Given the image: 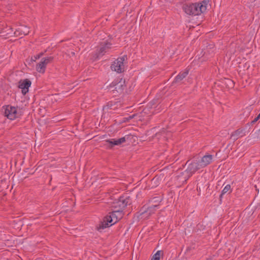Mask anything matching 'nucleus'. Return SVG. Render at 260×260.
<instances>
[{
  "label": "nucleus",
  "mask_w": 260,
  "mask_h": 260,
  "mask_svg": "<svg viewBox=\"0 0 260 260\" xmlns=\"http://www.w3.org/2000/svg\"><path fill=\"white\" fill-rule=\"evenodd\" d=\"M125 60L124 56L118 58L115 60L111 66V70L118 73H120L124 71V61Z\"/></svg>",
  "instance_id": "20e7f679"
},
{
  "label": "nucleus",
  "mask_w": 260,
  "mask_h": 260,
  "mask_svg": "<svg viewBox=\"0 0 260 260\" xmlns=\"http://www.w3.org/2000/svg\"><path fill=\"white\" fill-rule=\"evenodd\" d=\"M122 216L123 212L119 210L110 213L109 215L106 216L103 219L100 225V228L104 229L111 226L116 223Z\"/></svg>",
  "instance_id": "f03ea898"
},
{
  "label": "nucleus",
  "mask_w": 260,
  "mask_h": 260,
  "mask_svg": "<svg viewBox=\"0 0 260 260\" xmlns=\"http://www.w3.org/2000/svg\"><path fill=\"white\" fill-rule=\"evenodd\" d=\"M241 132V131L239 129L235 131L234 133L231 135V138L234 140L237 139L238 136L240 135Z\"/></svg>",
  "instance_id": "a211bd4d"
},
{
  "label": "nucleus",
  "mask_w": 260,
  "mask_h": 260,
  "mask_svg": "<svg viewBox=\"0 0 260 260\" xmlns=\"http://www.w3.org/2000/svg\"><path fill=\"white\" fill-rule=\"evenodd\" d=\"M4 109L5 116L10 120H13L21 116L20 111L17 107L7 105Z\"/></svg>",
  "instance_id": "7ed1b4c3"
},
{
  "label": "nucleus",
  "mask_w": 260,
  "mask_h": 260,
  "mask_svg": "<svg viewBox=\"0 0 260 260\" xmlns=\"http://www.w3.org/2000/svg\"><path fill=\"white\" fill-rule=\"evenodd\" d=\"M16 31L17 35L23 34L24 35H27L29 32V28L25 26L19 27Z\"/></svg>",
  "instance_id": "4468645a"
},
{
  "label": "nucleus",
  "mask_w": 260,
  "mask_h": 260,
  "mask_svg": "<svg viewBox=\"0 0 260 260\" xmlns=\"http://www.w3.org/2000/svg\"><path fill=\"white\" fill-rule=\"evenodd\" d=\"M131 200L129 197H120L116 201L113 206L115 208L119 207L120 209H123L130 204Z\"/></svg>",
  "instance_id": "423d86ee"
},
{
  "label": "nucleus",
  "mask_w": 260,
  "mask_h": 260,
  "mask_svg": "<svg viewBox=\"0 0 260 260\" xmlns=\"http://www.w3.org/2000/svg\"><path fill=\"white\" fill-rule=\"evenodd\" d=\"M208 2L203 1L200 3L191 4L184 7L185 13L189 15H200L205 12L207 8Z\"/></svg>",
  "instance_id": "f257e3e1"
},
{
  "label": "nucleus",
  "mask_w": 260,
  "mask_h": 260,
  "mask_svg": "<svg viewBox=\"0 0 260 260\" xmlns=\"http://www.w3.org/2000/svg\"><path fill=\"white\" fill-rule=\"evenodd\" d=\"M110 46L111 44L108 43L107 41L102 42L99 47L98 56L103 55L104 53L106 52V50L110 47Z\"/></svg>",
  "instance_id": "f8f14e48"
},
{
  "label": "nucleus",
  "mask_w": 260,
  "mask_h": 260,
  "mask_svg": "<svg viewBox=\"0 0 260 260\" xmlns=\"http://www.w3.org/2000/svg\"><path fill=\"white\" fill-rule=\"evenodd\" d=\"M232 192V189H231V185L230 184H227L224 186L223 189L222 190L220 196L221 197L228 192Z\"/></svg>",
  "instance_id": "dca6fc26"
},
{
  "label": "nucleus",
  "mask_w": 260,
  "mask_h": 260,
  "mask_svg": "<svg viewBox=\"0 0 260 260\" xmlns=\"http://www.w3.org/2000/svg\"><path fill=\"white\" fill-rule=\"evenodd\" d=\"M39 57H40L39 56H35V59H37L38 58H39Z\"/></svg>",
  "instance_id": "5701e85b"
},
{
  "label": "nucleus",
  "mask_w": 260,
  "mask_h": 260,
  "mask_svg": "<svg viewBox=\"0 0 260 260\" xmlns=\"http://www.w3.org/2000/svg\"><path fill=\"white\" fill-rule=\"evenodd\" d=\"M112 106H113V105H112V102L108 103L106 106H105L103 107V110L105 111V110H107L108 109H112Z\"/></svg>",
  "instance_id": "6ab92c4d"
},
{
  "label": "nucleus",
  "mask_w": 260,
  "mask_h": 260,
  "mask_svg": "<svg viewBox=\"0 0 260 260\" xmlns=\"http://www.w3.org/2000/svg\"><path fill=\"white\" fill-rule=\"evenodd\" d=\"M213 160V156L210 154L204 155L201 160L198 161L201 168H204L210 164Z\"/></svg>",
  "instance_id": "9b49d317"
},
{
  "label": "nucleus",
  "mask_w": 260,
  "mask_h": 260,
  "mask_svg": "<svg viewBox=\"0 0 260 260\" xmlns=\"http://www.w3.org/2000/svg\"><path fill=\"white\" fill-rule=\"evenodd\" d=\"M112 84L115 87V89L119 93H121L123 91L125 86V81L122 79L114 80L112 82Z\"/></svg>",
  "instance_id": "9d476101"
},
{
  "label": "nucleus",
  "mask_w": 260,
  "mask_h": 260,
  "mask_svg": "<svg viewBox=\"0 0 260 260\" xmlns=\"http://www.w3.org/2000/svg\"><path fill=\"white\" fill-rule=\"evenodd\" d=\"M207 260H212L211 258H209Z\"/></svg>",
  "instance_id": "b1692460"
},
{
  "label": "nucleus",
  "mask_w": 260,
  "mask_h": 260,
  "mask_svg": "<svg viewBox=\"0 0 260 260\" xmlns=\"http://www.w3.org/2000/svg\"><path fill=\"white\" fill-rule=\"evenodd\" d=\"M31 84V81L28 79L21 80L19 82V88L21 89V92L23 95H25L28 92V89Z\"/></svg>",
  "instance_id": "1a4fd4ad"
},
{
  "label": "nucleus",
  "mask_w": 260,
  "mask_h": 260,
  "mask_svg": "<svg viewBox=\"0 0 260 260\" xmlns=\"http://www.w3.org/2000/svg\"><path fill=\"white\" fill-rule=\"evenodd\" d=\"M161 255V251H157L152 256L151 260H159Z\"/></svg>",
  "instance_id": "f3484780"
},
{
  "label": "nucleus",
  "mask_w": 260,
  "mask_h": 260,
  "mask_svg": "<svg viewBox=\"0 0 260 260\" xmlns=\"http://www.w3.org/2000/svg\"><path fill=\"white\" fill-rule=\"evenodd\" d=\"M260 118V117H258V116H257L255 119L254 120H253V122H255L257 120H258Z\"/></svg>",
  "instance_id": "412c9836"
},
{
  "label": "nucleus",
  "mask_w": 260,
  "mask_h": 260,
  "mask_svg": "<svg viewBox=\"0 0 260 260\" xmlns=\"http://www.w3.org/2000/svg\"><path fill=\"white\" fill-rule=\"evenodd\" d=\"M52 60V57L48 56L42 58L40 61L36 65V69L40 73H44L46 70V66Z\"/></svg>",
  "instance_id": "39448f33"
},
{
  "label": "nucleus",
  "mask_w": 260,
  "mask_h": 260,
  "mask_svg": "<svg viewBox=\"0 0 260 260\" xmlns=\"http://www.w3.org/2000/svg\"><path fill=\"white\" fill-rule=\"evenodd\" d=\"M200 169H201V168L200 167L198 161L192 162L188 164L185 172L187 173L188 176H190Z\"/></svg>",
  "instance_id": "6e6552de"
},
{
  "label": "nucleus",
  "mask_w": 260,
  "mask_h": 260,
  "mask_svg": "<svg viewBox=\"0 0 260 260\" xmlns=\"http://www.w3.org/2000/svg\"><path fill=\"white\" fill-rule=\"evenodd\" d=\"M14 35H17V31H14L11 26H6L0 31V37L4 38L12 37Z\"/></svg>",
  "instance_id": "0eeeda50"
},
{
  "label": "nucleus",
  "mask_w": 260,
  "mask_h": 260,
  "mask_svg": "<svg viewBox=\"0 0 260 260\" xmlns=\"http://www.w3.org/2000/svg\"><path fill=\"white\" fill-rule=\"evenodd\" d=\"M156 208H158L157 205H154L153 206L150 207V208L148 209V211L147 212L151 211L153 210H155Z\"/></svg>",
  "instance_id": "aec40b11"
},
{
  "label": "nucleus",
  "mask_w": 260,
  "mask_h": 260,
  "mask_svg": "<svg viewBox=\"0 0 260 260\" xmlns=\"http://www.w3.org/2000/svg\"><path fill=\"white\" fill-rule=\"evenodd\" d=\"M188 74V71L180 73L175 78V82H179L184 79Z\"/></svg>",
  "instance_id": "2eb2a0df"
},
{
  "label": "nucleus",
  "mask_w": 260,
  "mask_h": 260,
  "mask_svg": "<svg viewBox=\"0 0 260 260\" xmlns=\"http://www.w3.org/2000/svg\"><path fill=\"white\" fill-rule=\"evenodd\" d=\"M228 82L231 83L232 85L233 84L232 81H231V80H228Z\"/></svg>",
  "instance_id": "4be33fe9"
},
{
  "label": "nucleus",
  "mask_w": 260,
  "mask_h": 260,
  "mask_svg": "<svg viewBox=\"0 0 260 260\" xmlns=\"http://www.w3.org/2000/svg\"><path fill=\"white\" fill-rule=\"evenodd\" d=\"M125 141V139L124 137H122L121 138L118 139H113L111 140H109L108 142L111 144L113 145H119Z\"/></svg>",
  "instance_id": "ddd939ff"
}]
</instances>
